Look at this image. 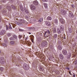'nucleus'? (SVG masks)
I'll list each match as a JSON object with an SVG mask.
<instances>
[{
    "label": "nucleus",
    "instance_id": "1",
    "mask_svg": "<svg viewBox=\"0 0 77 77\" xmlns=\"http://www.w3.org/2000/svg\"><path fill=\"white\" fill-rule=\"evenodd\" d=\"M24 68L25 70H28L29 69V66L27 64H25L24 66Z\"/></svg>",
    "mask_w": 77,
    "mask_h": 77
},
{
    "label": "nucleus",
    "instance_id": "2",
    "mask_svg": "<svg viewBox=\"0 0 77 77\" xmlns=\"http://www.w3.org/2000/svg\"><path fill=\"white\" fill-rule=\"evenodd\" d=\"M0 62L1 63L3 64L5 63V61L4 60V58L2 57L0 58Z\"/></svg>",
    "mask_w": 77,
    "mask_h": 77
},
{
    "label": "nucleus",
    "instance_id": "3",
    "mask_svg": "<svg viewBox=\"0 0 77 77\" xmlns=\"http://www.w3.org/2000/svg\"><path fill=\"white\" fill-rule=\"evenodd\" d=\"M30 9L31 10L34 11L36 9V7H35V6H34L33 5H31L30 7Z\"/></svg>",
    "mask_w": 77,
    "mask_h": 77
},
{
    "label": "nucleus",
    "instance_id": "4",
    "mask_svg": "<svg viewBox=\"0 0 77 77\" xmlns=\"http://www.w3.org/2000/svg\"><path fill=\"white\" fill-rule=\"evenodd\" d=\"M62 52L64 55H66L67 54V51L66 50L63 49V50Z\"/></svg>",
    "mask_w": 77,
    "mask_h": 77
},
{
    "label": "nucleus",
    "instance_id": "5",
    "mask_svg": "<svg viewBox=\"0 0 77 77\" xmlns=\"http://www.w3.org/2000/svg\"><path fill=\"white\" fill-rule=\"evenodd\" d=\"M69 16L71 18H73L74 17V15H73V14H72V12H69Z\"/></svg>",
    "mask_w": 77,
    "mask_h": 77
},
{
    "label": "nucleus",
    "instance_id": "6",
    "mask_svg": "<svg viewBox=\"0 0 77 77\" xmlns=\"http://www.w3.org/2000/svg\"><path fill=\"white\" fill-rule=\"evenodd\" d=\"M59 57L61 59H62V60H63L64 58V57H63V55L62 54H60L59 55Z\"/></svg>",
    "mask_w": 77,
    "mask_h": 77
},
{
    "label": "nucleus",
    "instance_id": "7",
    "mask_svg": "<svg viewBox=\"0 0 77 77\" xmlns=\"http://www.w3.org/2000/svg\"><path fill=\"white\" fill-rule=\"evenodd\" d=\"M33 4L35 5H38V2L37 1H35L33 2Z\"/></svg>",
    "mask_w": 77,
    "mask_h": 77
},
{
    "label": "nucleus",
    "instance_id": "8",
    "mask_svg": "<svg viewBox=\"0 0 77 77\" xmlns=\"http://www.w3.org/2000/svg\"><path fill=\"white\" fill-rule=\"evenodd\" d=\"M5 33H6V31L5 30H3L1 32L0 34L1 35H4Z\"/></svg>",
    "mask_w": 77,
    "mask_h": 77
},
{
    "label": "nucleus",
    "instance_id": "9",
    "mask_svg": "<svg viewBox=\"0 0 77 77\" xmlns=\"http://www.w3.org/2000/svg\"><path fill=\"white\" fill-rule=\"evenodd\" d=\"M61 13L63 15H65L66 14V12L64 10H62L61 12Z\"/></svg>",
    "mask_w": 77,
    "mask_h": 77
},
{
    "label": "nucleus",
    "instance_id": "10",
    "mask_svg": "<svg viewBox=\"0 0 77 77\" xmlns=\"http://www.w3.org/2000/svg\"><path fill=\"white\" fill-rule=\"evenodd\" d=\"M45 23H46V25L48 26H50L51 25V24H50V22H49L46 21V22Z\"/></svg>",
    "mask_w": 77,
    "mask_h": 77
},
{
    "label": "nucleus",
    "instance_id": "11",
    "mask_svg": "<svg viewBox=\"0 0 77 77\" xmlns=\"http://www.w3.org/2000/svg\"><path fill=\"white\" fill-rule=\"evenodd\" d=\"M60 22L61 23V24H64V22L63 20V19H62V18L60 19Z\"/></svg>",
    "mask_w": 77,
    "mask_h": 77
},
{
    "label": "nucleus",
    "instance_id": "12",
    "mask_svg": "<svg viewBox=\"0 0 77 77\" xmlns=\"http://www.w3.org/2000/svg\"><path fill=\"white\" fill-rule=\"evenodd\" d=\"M16 24H17V25H18V26H22L23 25V24L22 23H19L18 22H16Z\"/></svg>",
    "mask_w": 77,
    "mask_h": 77
},
{
    "label": "nucleus",
    "instance_id": "13",
    "mask_svg": "<svg viewBox=\"0 0 77 77\" xmlns=\"http://www.w3.org/2000/svg\"><path fill=\"white\" fill-rule=\"evenodd\" d=\"M60 29L61 31L63 30V26H61L60 27Z\"/></svg>",
    "mask_w": 77,
    "mask_h": 77
},
{
    "label": "nucleus",
    "instance_id": "14",
    "mask_svg": "<svg viewBox=\"0 0 77 77\" xmlns=\"http://www.w3.org/2000/svg\"><path fill=\"white\" fill-rule=\"evenodd\" d=\"M52 29L54 33H56V29L55 28H53Z\"/></svg>",
    "mask_w": 77,
    "mask_h": 77
},
{
    "label": "nucleus",
    "instance_id": "15",
    "mask_svg": "<svg viewBox=\"0 0 77 77\" xmlns=\"http://www.w3.org/2000/svg\"><path fill=\"white\" fill-rule=\"evenodd\" d=\"M54 22L55 24H57V23H58V21L57 19H54Z\"/></svg>",
    "mask_w": 77,
    "mask_h": 77
},
{
    "label": "nucleus",
    "instance_id": "16",
    "mask_svg": "<svg viewBox=\"0 0 77 77\" xmlns=\"http://www.w3.org/2000/svg\"><path fill=\"white\" fill-rule=\"evenodd\" d=\"M47 20H51L52 18L51 17H48L47 18Z\"/></svg>",
    "mask_w": 77,
    "mask_h": 77
},
{
    "label": "nucleus",
    "instance_id": "17",
    "mask_svg": "<svg viewBox=\"0 0 77 77\" xmlns=\"http://www.w3.org/2000/svg\"><path fill=\"white\" fill-rule=\"evenodd\" d=\"M58 48L60 50H61L62 48V47L61 46L59 45L58 46Z\"/></svg>",
    "mask_w": 77,
    "mask_h": 77
},
{
    "label": "nucleus",
    "instance_id": "18",
    "mask_svg": "<svg viewBox=\"0 0 77 77\" xmlns=\"http://www.w3.org/2000/svg\"><path fill=\"white\" fill-rule=\"evenodd\" d=\"M24 10L25 12L27 14H28V11H27V9H26V8H24Z\"/></svg>",
    "mask_w": 77,
    "mask_h": 77
},
{
    "label": "nucleus",
    "instance_id": "19",
    "mask_svg": "<svg viewBox=\"0 0 77 77\" xmlns=\"http://www.w3.org/2000/svg\"><path fill=\"white\" fill-rule=\"evenodd\" d=\"M47 33H48L50 34V30H48L47 32H45V35Z\"/></svg>",
    "mask_w": 77,
    "mask_h": 77
},
{
    "label": "nucleus",
    "instance_id": "20",
    "mask_svg": "<svg viewBox=\"0 0 77 77\" xmlns=\"http://www.w3.org/2000/svg\"><path fill=\"white\" fill-rule=\"evenodd\" d=\"M10 44H11V45H14L15 42L13 41H11L10 42Z\"/></svg>",
    "mask_w": 77,
    "mask_h": 77
},
{
    "label": "nucleus",
    "instance_id": "21",
    "mask_svg": "<svg viewBox=\"0 0 77 77\" xmlns=\"http://www.w3.org/2000/svg\"><path fill=\"white\" fill-rule=\"evenodd\" d=\"M44 6L45 8H47V4L45 3L44 4Z\"/></svg>",
    "mask_w": 77,
    "mask_h": 77
},
{
    "label": "nucleus",
    "instance_id": "22",
    "mask_svg": "<svg viewBox=\"0 0 77 77\" xmlns=\"http://www.w3.org/2000/svg\"><path fill=\"white\" fill-rule=\"evenodd\" d=\"M57 34H54V38H57Z\"/></svg>",
    "mask_w": 77,
    "mask_h": 77
},
{
    "label": "nucleus",
    "instance_id": "23",
    "mask_svg": "<svg viewBox=\"0 0 77 77\" xmlns=\"http://www.w3.org/2000/svg\"><path fill=\"white\" fill-rule=\"evenodd\" d=\"M69 32L70 33L72 32V29L71 28H69Z\"/></svg>",
    "mask_w": 77,
    "mask_h": 77
},
{
    "label": "nucleus",
    "instance_id": "24",
    "mask_svg": "<svg viewBox=\"0 0 77 77\" xmlns=\"http://www.w3.org/2000/svg\"><path fill=\"white\" fill-rule=\"evenodd\" d=\"M22 37H23V36L20 35H19V38L20 39H21V38H22Z\"/></svg>",
    "mask_w": 77,
    "mask_h": 77
},
{
    "label": "nucleus",
    "instance_id": "25",
    "mask_svg": "<svg viewBox=\"0 0 77 77\" xmlns=\"http://www.w3.org/2000/svg\"><path fill=\"white\" fill-rule=\"evenodd\" d=\"M2 45L3 46H4V47H7V45H6L5 43H3L2 44Z\"/></svg>",
    "mask_w": 77,
    "mask_h": 77
},
{
    "label": "nucleus",
    "instance_id": "26",
    "mask_svg": "<svg viewBox=\"0 0 77 77\" xmlns=\"http://www.w3.org/2000/svg\"><path fill=\"white\" fill-rule=\"evenodd\" d=\"M0 70L1 71H3V68L2 67H1L0 68Z\"/></svg>",
    "mask_w": 77,
    "mask_h": 77
},
{
    "label": "nucleus",
    "instance_id": "27",
    "mask_svg": "<svg viewBox=\"0 0 77 77\" xmlns=\"http://www.w3.org/2000/svg\"><path fill=\"white\" fill-rule=\"evenodd\" d=\"M68 55H69V58H70V57H71V53H69L68 54Z\"/></svg>",
    "mask_w": 77,
    "mask_h": 77
},
{
    "label": "nucleus",
    "instance_id": "28",
    "mask_svg": "<svg viewBox=\"0 0 77 77\" xmlns=\"http://www.w3.org/2000/svg\"><path fill=\"white\" fill-rule=\"evenodd\" d=\"M13 38H14V39H17V36L16 35H14L13 36Z\"/></svg>",
    "mask_w": 77,
    "mask_h": 77
},
{
    "label": "nucleus",
    "instance_id": "29",
    "mask_svg": "<svg viewBox=\"0 0 77 77\" xmlns=\"http://www.w3.org/2000/svg\"><path fill=\"white\" fill-rule=\"evenodd\" d=\"M19 32H24V30L22 29H19Z\"/></svg>",
    "mask_w": 77,
    "mask_h": 77
},
{
    "label": "nucleus",
    "instance_id": "30",
    "mask_svg": "<svg viewBox=\"0 0 77 77\" xmlns=\"http://www.w3.org/2000/svg\"><path fill=\"white\" fill-rule=\"evenodd\" d=\"M11 8H12L13 9H15V7L14 5H12Z\"/></svg>",
    "mask_w": 77,
    "mask_h": 77
},
{
    "label": "nucleus",
    "instance_id": "31",
    "mask_svg": "<svg viewBox=\"0 0 77 77\" xmlns=\"http://www.w3.org/2000/svg\"><path fill=\"white\" fill-rule=\"evenodd\" d=\"M57 32L58 33H61V31H60L59 29H58L57 30Z\"/></svg>",
    "mask_w": 77,
    "mask_h": 77
},
{
    "label": "nucleus",
    "instance_id": "32",
    "mask_svg": "<svg viewBox=\"0 0 77 77\" xmlns=\"http://www.w3.org/2000/svg\"><path fill=\"white\" fill-rule=\"evenodd\" d=\"M7 8L8 10H11V7H7Z\"/></svg>",
    "mask_w": 77,
    "mask_h": 77
},
{
    "label": "nucleus",
    "instance_id": "33",
    "mask_svg": "<svg viewBox=\"0 0 77 77\" xmlns=\"http://www.w3.org/2000/svg\"><path fill=\"white\" fill-rule=\"evenodd\" d=\"M39 20L40 21V22H42V19L41 18H40L39 19Z\"/></svg>",
    "mask_w": 77,
    "mask_h": 77
},
{
    "label": "nucleus",
    "instance_id": "34",
    "mask_svg": "<svg viewBox=\"0 0 77 77\" xmlns=\"http://www.w3.org/2000/svg\"><path fill=\"white\" fill-rule=\"evenodd\" d=\"M8 36H10L11 35V34L10 33H8Z\"/></svg>",
    "mask_w": 77,
    "mask_h": 77
},
{
    "label": "nucleus",
    "instance_id": "35",
    "mask_svg": "<svg viewBox=\"0 0 77 77\" xmlns=\"http://www.w3.org/2000/svg\"><path fill=\"white\" fill-rule=\"evenodd\" d=\"M43 2H47L48 1V0H42Z\"/></svg>",
    "mask_w": 77,
    "mask_h": 77
},
{
    "label": "nucleus",
    "instance_id": "36",
    "mask_svg": "<svg viewBox=\"0 0 77 77\" xmlns=\"http://www.w3.org/2000/svg\"><path fill=\"white\" fill-rule=\"evenodd\" d=\"M72 8H74V7H75V6H74V5H72Z\"/></svg>",
    "mask_w": 77,
    "mask_h": 77
},
{
    "label": "nucleus",
    "instance_id": "37",
    "mask_svg": "<svg viewBox=\"0 0 77 77\" xmlns=\"http://www.w3.org/2000/svg\"><path fill=\"white\" fill-rule=\"evenodd\" d=\"M10 40H13V38L11 37L10 38Z\"/></svg>",
    "mask_w": 77,
    "mask_h": 77
},
{
    "label": "nucleus",
    "instance_id": "38",
    "mask_svg": "<svg viewBox=\"0 0 77 77\" xmlns=\"http://www.w3.org/2000/svg\"><path fill=\"white\" fill-rule=\"evenodd\" d=\"M73 74H74V75H73V77H75V74L74 73H73Z\"/></svg>",
    "mask_w": 77,
    "mask_h": 77
},
{
    "label": "nucleus",
    "instance_id": "39",
    "mask_svg": "<svg viewBox=\"0 0 77 77\" xmlns=\"http://www.w3.org/2000/svg\"><path fill=\"white\" fill-rule=\"evenodd\" d=\"M3 3H6V1L5 0H4L3 1Z\"/></svg>",
    "mask_w": 77,
    "mask_h": 77
},
{
    "label": "nucleus",
    "instance_id": "40",
    "mask_svg": "<svg viewBox=\"0 0 77 77\" xmlns=\"http://www.w3.org/2000/svg\"><path fill=\"white\" fill-rule=\"evenodd\" d=\"M31 41L32 42H33H33H34V41H33V39H31Z\"/></svg>",
    "mask_w": 77,
    "mask_h": 77
},
{
    "label": "nucleus",
    "instance_id": "41",
    "mask_svg": "<svg viewBox=\"0 0 77 77\" xmlns=\"http://www.w3.org/2000/svg\"><path fill=\"white\" fill-rule=\"evenodd\" d=\"M9 29H12V27H11V26H9Z\"/></svg>",
    "mask_w": 77,
    "mask_h": 77
},
{
    "label": "nucleus",
    "instance_id": "42",
    "mask_svg": "<svg viewBox=\"0 0 77 77\" xmlns=\"http://www.w3.org/2000/svg\"><path fill=\"white\" fill-rule=\"evenodd\" d=\"M69 74H70V75H72V74L71 73V72H69Z\"/></svg>",
    "mask_w": 77,
    "mask_h": 77
},
{
    "label": "nucleus",
    "instance_id": "43",
    "mask_svg": "<svg viewBox=\"0 0 77 77\" xmlns=\"http://www.w3.org/2000/svg\"><path fill=\"white\" fill-rule=\"evenodd\" d=\"M38 22H39V23H41V21L39 20L38 21Z\"/></svg>",
    "mask_w": 77,
    "mask_h": 77
},
{
    "label": "nucleus",
    "instance_id": "44",
    "mask_svg": "<svg viewBox=\"0 0 77 77\" xmlns=\"http://www.w3.org/2000/svg\"><path fill=\"white\" fill-rule=\"evenodd\" d=\"M67 69H68L69 70V68H67Z\"/></svg>",
    "mask_w": 77,
    "mask_h": 77
},
{
    "label": "nucleus",
    "instance_id": "45",
    "mask_svg": "<svg viewBox=\"0 0 77 77\" xmlns=\"http://www.w3.org/2000/svg\"><path fill=\"white\" fill-rule=\"evenodd\" d=\"M5 43H6V42H7V41H5Z\"/></svg>",
    "mask_w": 77,
    "mask_h": 77
},
{
    "label": "nucleus",
    "instance_id": "46",
    "mask_svg": "<svg viewBox=\"0 0 77 77\" xmlns=\"http://www.w3.org/2000/svg\"><path fill=\"white\" fill-rule=\"evenodd\" d=\"M9 25H10V26H11V24H10V23L9 24Z\"/></svg>",
    "mask_w": 77,
    "mask_h": 77
},
{
    "label": "nucleus",
    "instance_id": "47",
    "mask_svg": "<svg viewBox=\"0 0 77 77\" xmlns=\"http://www.w3.org/2000/svg\"><path fill=\"white\" fill-rule=\"evenodd\" d=\"M64 39H66V38H65V37H64Z\"/></svg>",
    "mask_w": 77,
    "mask_h": 77
},
{
    "label": "nucleus",
    "instance_id": "48",
    "mask_svg": "<svg viewBox=\"0 0 77 77\" xmlns=\"http://www.w3.org/2000/svg\"><path fill=\"white\" fill-rule=\"evenodd\" d=\"M0 22H1V19L0 18Z\"/></svg>",
    "mask_w": 77,
    "mask_h": 77
},
{
    "label": "nucleus",
    "instance_id": "49",
    "mask_svg": "<svg viewBox=\"0 0 77 77\" xmlns=\"http://www.w3.org/2000/svg\"><path fill=\"white\" fill-rule=\"evenodd\" d=\"M29 34H31V33L30 32H29Z\"/></svg>",
    "mask_w": 77,
    "mask_h": 77
},
{
    "label": "nucleus",
    "instance_id": "50",
    "mask_svg": "<svg viewBox=\"0 0 77 77\" xmlns=\"http://www.w3.org/2000/svg\"><path fill=\"white\" fill-rule=\"evenodd\" d=\"M7 30H8V28H7V29H6Z\"/></svg>",
    "mask_w": 77,
    "mask_h": 77
},
{
    "label": "nucleus",
    "instance_id": "51",
    "mask_svg": "<svg viewBox=\"0 0 77 77\" xmlns=\"http://www.w3.org/2000/svg\"><path fill=\"white\" fill-rule=\"evenodd\" d=\"M1 53V51L0 50V53Z\"/></svg>",
    "mask_w": 77,
    "mask_h": 77
},
{
    "label": "nucleus",
    "instance_id": "52",
    "mask_svg": "<svg viewBox=\"0 0 77 77\" xmlns=\"http://www.w3.org/2000/svg\"><path fill=\"white\" fill-rule=\"evenodd\" d=\"M22 9H23V8H22Z\"/></svg>",
    "mask_w": 77,
    "mask_h": 77
},
{
    "label": "nucleus",
    "instance_id": "53",
    "mask_svg": "<svg viewBox=\"0 0 77 77\" xmlns=\"http://www.w3.org/2000/svg\"><path fill=\"white\" fill-rule=\"evenodd\" d=\"M76 61L77 62V60H76Z\"/></svg>",
    "mask_w": 77,
    "mask_h": 77
}]
</instances>
